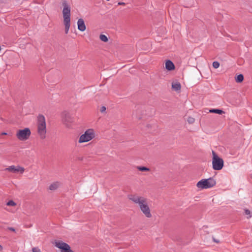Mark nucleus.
Segmentation results:
<instances>
[{
  "mask_svg": "<svg viewBox=\"0 0 252 252\" xmlns=\"http://www.w3.org/2000/svg\"><path fill=\"white\" fill-rule=\"evenodd\" d=\"M128 198L133 203L138 205L140 210L146 217L151 218L152 217L146 198L137 194H130L128 195Z\"/></svg>",
  "mask_w": 252,
  "mask_h": 252,
  "instance_id": "nucleus-1",
  "label": "nucleus"
},
{
  "mask_svg": "<svg viewBox=\"0 0 252 252\" xmlns=\"http://www.w3.org/2000/svg\"><path fill=\"white\" fill-rule=\"evenodd\" d=\"M63 15L65 26V33L67 34L70 26V7L66 1L63 2Z\"/></svg>",
  "mask_w": 252,
  "mask_h": 252,
  "instance_id": "nucleus-2",
  "label": "nucleus"
},
{
  "mask_svg": "<svg viewBox=\"0 0 252 252\" xmlns=\"http://www.w3.org/2000/svg\"><path fill=\"white\" fill-rule=\"evenodd\" d=\"M37 133L41 139L46 137L47 132L46 123L45 117L43 115H39L37 117Z\"/></svg>",
  "mask_w": 252,
  "mask_h": 252,
  "instance_id": "nucleus-3",
  "label": "nucleus"
},
{
  "mask_svg": "<svg viewBox=\"0 0 252 252\" xmlns=\"http://www.w3.org/2000/svg\"><path fill=\"white\" fill-rule=\"evenodd\" d=\"M216 184V181L212 178L207 179H202L196 184L198 189H206L213 187Z\"/></svg>",
  "mask_w": 252,
  "mask_h": 252,
  "instance_id": "nucleus-4",
  "label": "nucleus"
},
{
  "mask_svg": "<svg viewBox=\"0 0 252 252\" xmlns=\"http://www.w3.org/2000/svg\"><path fill=\"white\" fill-rule=\"evenodd\" d=\"M213 168L216 170H221L223 166L224 162L223 159L219 157L214 151H213Z\"/></svg>",
  "mask_w": 252,
  "mask_h": 252,
  "instance_id": "nucleus-5",
  "label": "nucleus"
},
{
  "mask_svg": "<svg viewBox=\"0 0 252 252\" xmlns=\"http://www.w3.org/2000/svg\"><path fill=\"white\" fill-rule=\"evenodd\" d=\"M94 137V133L92 129L87 130L85 133L82 134L79 139V143H84L88 142Z\"/></svg>",
  "mask_w": 252,
  "mask_h": 252,
  "instance_id": "nucleus-6",
  "label": "nucleus"
},
{
  "mask_svg": "<svg viewBox=\"0 0 252 252\" xmlns=\"http://www.w3.org/2000/svg\"><path fill=\"white\" fill-rule=\"evenodd\" d=\"M31 134L30 128H25L18 130L16 133V136L20 140H26L29 138Z\"/></svg>",
  "mask_w": 252,
  "mask_h": 252,
  "instance_id": "nucleus-7",
  "label": "nucleus"
},
{
  "mask_svg": "<svg viewBox=\"0 0 252 252\" xmlns=\"http://www.w3.org/2000/svg\"><path fill=\"white\" fill-rule=\"evenodd\" d=\"M55 246L61 249V252H74L70 248L68 244L62 241H57L55 243Z\"/></svg>",
  "mask_w": 252,
  "mask_h": 252,
  "instance_id": "nucleus-8",
  "label": "nucleus"
},
{
  "mask_svg": "<svg viewBox=\"0 0 252 252\" xmlns=\"http://www.w3.org/2000/svg\"><path fill=\"white\" fill-rule=\"evenodd\" d=\"M62 118L63 123L68 126L69 124L74 122V117L72 115L67 112H64L62 114Z\"/></svg>",
  "mask_w": 252,
  "mask_h": 252,
  "instance_id": "nucleus-9",
  "label": "nucleus"
},
{
  "mask_svg": "<svg viewBox=\"0 0 252 252\" xmlns=\"http://www.w3.org/2000/svg\"><path fill=\"white\" fill-rule=\"evenodd\" d=\"M5 170L11 172L13 173H20L22 174L24 171L25 169L24 167L18 166H15L14 165H11L9 167L6 168L5 169Z\"/></svg>",
  "mask_w": 252,
  "mask_h": 252,
  "instance_id": "nucleus-10",
  "label": "nucleus"
},
{
  "mask_svg": "<svg viewBox=\"0 0 252 252\" xmlns=\"http://www.w3.org/2000/svg\"><path fill=\"white\" fill-rule=\"evenodd\" d=\"M77 26H78V29L80 31H81V32L85 31L86 29L84 21L82 18L79 19L78 20Z\"/></svg>",
  "mask_w": 252,
  "mask_h": 252,
  "instance_id": "nucleus-11",
  "label": "nucleus"
},
{
  "mask_svg": "<svg viewBox=\"0 0 252 252\" xmlns=\"http://www.w3.org/2000/svg\"><path fill=\"white\" fill-rule=\"evenodd\" d=\"M165 68L168 70H172L175 68V65L172 62L167 60L165 63Z\"/></svg>",
  "mask_w": 252,
  "mask_h": 252,
  "instance_id": "nucleus-12",
  "label": "nucleus"
},
{
  "mask_svg": "<svg viewBox=\"0 0 252 252\" xmlns=\"http://www.w3.org/2000/svg\"><path fill=\"white\" fill-rule=\"evenodd\" d=\"M60 185L59 182H54L49 186V189L52 190H55L60 187Z\"/></svg>",
  "mask_w": 252,
  "mask_h": 252,
  "instance_id": "nucleus-13",
  "label": "nucleus"
},
{
  "mask_svg": "<svg viewBox=\"0 0 252 252\" xmlns=\"http://www.w3.org/2000/svg\"><path fill=\"white\" fill-rule=\"evenodd\" d=\"M209 112L212 113H216L218 114H222V113H224V112L220 110V109H212L209 110Z\"/></svg>",
  "mask_w": 252,
  "mask_h": 252,
  "instance_id": "nucleus-14",
  "label": "nucleus"
},
{
  "mask_svg": "<svg viewBox=\"0 0 252 252\" xmlns=\"http://www.w3.org/2000/svg\"><path fill=\"white\" fill-rule=\"evenodd\" d=\"M172 88L175 91H179L181 89V85L179 83H173Z\"/></svg>",
  "mask_w": 252,
  "mask_h": 252,
  "instance_id": "nucleus-15",
  "label": "nucleus"
},
{
  "mask_svg": "<svg viewBox=\"0 0 252 252\" xmlns=\"http://www.w3.org/2000/svg\"><path fill=\"white\" fill-rule=\"evenodd\" d=\"M244 80V76L243 74H239L235 77V80L237 83H241Z\"/></svg>",
  "mask_w": 252,
  "mask_h": 252,
  "instance_id": "nucleus-16",
  "label": "nucleus"
},
{
  "mask_svg": "<svg viewBox=\"0 0 252 252\" xmlns=\"http://www.w3.org/2000/svg\"><path fill=\"white\" fill-rule=\"evenodd\" d=\"M137 168L140 171H149L150 169L145 166H137Z\"/></svg>",
  "mask_w": 252,
  "mask_h": 252,
  "instance_id": "nucleus-17",
  "label": "nucleus"
},
{
  "mask_svg": "<svg viewBox=\"0 0 252 252\" xmlns=\"http://www.w3.org/2000/svg\"><path fill=\"white\" fill-rule=\"evenodd\" d=\"M99 38L103 42H107L108 41L107 37L104 34H100Z\"/></svg>",
  "mask_w": 252,
  "mask_h": 252,
  "instance_id": "nucleus-18",
  "label": "nucleus"
},
{
  "mask_svg": "<svg viewBox=\"0 0 252 252\" xmlns=\"http://www.w3.org/2000/svg\"><path fill=\"white\" fill-rule=\"evenodd\" d=\"M213 66L214 68H218L220 66V63L218 62L215 61L213 63Z\"/></svg>",
  "mask_w": 252,
  "mask_h": 252,
  "instance_id": "nucleus-19",
  "label": "nucleus"
},
{
  "mask_svg": "<svg viewBox=\"0 0 252 252\" xmlns=\"http://www.w3.org/2000/svg\"><path fill=\"white\" fill-rule=\"evenodd\" d=\"M7 205L8 206H15L16 205V203L13 201V200H9L7 203Z\"/></svg>",
  "mask_w": 252,
  "mask_h": 252,
  "instance_id": "nucleus-20",
  "label": "nucleus"
},
{
  "mask_svg": "<svg viewBox=\"0 0 252 252\" xmlns=\"http://www.w3.org/2000/svg\"><path fill=\"white\" fill-rule=\"evenodd\" d=\"M194 121H195L194 119L192 117H189V118L188 119V122L189 124L193 123L194 122Z\"/></svg>",
  "mask_w": 252,
  "mask_h": 252,
  "instance_id": "nucleus-21",
  "label": "nucleus"
},
{
  "mask_svg": "<svg viewBox=\"0 0 252 252\" xmlns=\"http://www.w3.org/2000/svg\"><path fill=\"white\" fill-rule=\"evenodd\" d=\"M32 252H41L40 250L38 248H33L32 249Z\"/></svg>",
  "mask_w": 252,
  "mask_h": 252,
  "instance_id": "nucleus-22",
  "label": "nucleus"
},
{
  "mask_svg": "<svg viewBox=\"0 0 252 252\" xmlns=\"http://www.w3.org/2000/svg\"><path fill=\"white\" fill-rule=\"evenodd\" d=\"M100 111L101 113L104 112L106 111V107L104 106L101 107Z\"/></svg>",
  "mask_w": 252,
  "mask_h": 252,
  "instance_id": "nucleus-23",
  "label": "nucleus"
},
{
  "mask_svg": "<svg viewBox=\"0 0 252 252\" xmlns=\"http://www.w3.org/2000/svg\"><path fill=\"white\" fill-rule=\"evenodd\" d=\"M245 213L246 215H249L251 214L250 211L248 209H244Z\"/></svg>",
  "mask_w": 252,
  "mask_h": 252,
  "instance_id": "nucleus-24",
  "label": "nucleus"
},
{
  "mask_svg": "<svg viewBox=\"0 0 252 252\" xmlns=\"http://www.w3.org/2000/svg\"><path fill=\"white\" fill-rule=\"evenodd\" d=\"M7 229L11 231H13V232H15V229L13 227H9L7 228Z\"/></svg>",
  "mask_w": 252,
  "mask_h": 252,
  "instance_id": "nucleus-25",
  "label": "nucleus"
},
{
  "mask_svg": "<svg viewBox=\"0 0 252 252\" xmlns=\"http://www.w3.org/2000/svg\"><path fill=\"white\" fill-rule=\"evenodd\" d=\"M213 241H214L215 242H216V243H219V242H220V241H219V240H218L216 239H215V238H214V237H213Z\"/></svg>",
  "mask_w": 252,
  "mask_h": 252,
  "instance_id": "nucleus-26",
  "label": "nucleus"
},
{
  "mask_svg": "<svg viewBox=\"0 0 252 252\" xmlns=\"http://www.w3.org/2000/svg\"><path fill=\"white\" fill-rule=\"evenodd\" d=\"M118 4L119 5H124L125 4V3L124 2H120L118 3Z\"/></svg>",
  "mask_w": 252,
  "mask_h": 252,
  "instance_id": "nucleus-27",
  "label": "nucleus"
},
{
  "mask_svg": "<svg viewBox=\"0 0 252 252\" xmlns=\"http://www.w3.org/2000/svg\"><path fill=\"white\" fill-rule=\"evenodd\" d=\"M2 250V247L0 245V252Z\"/></svg>",
  "mask_w": 252,
  "mask_h": 252,
  "instance_id": "nucleus-28",
  "label": "nucleus"
},
{
  "mask_svg": "<svg viewBox=\"0 0 252 252\" xmlns=\"http://www.w3.org/2000/svg\"><path fill=\"white\" fill-rule=\"evenodd\" d=\"M2 134H3V135H6V134H7V133H6V132H3V133H2Z\"/></svg>",
  "mask_w": 252,
  "mask_h": 252,
  "instance_id": "nucleus-29",
  "label": "nucleus"
},
{
  "mask_svg": "<svg viewBox=\"0 0 252 252\" xmlns=\"http://www.w3.org/2000/svg\"><path fill=\"white\" fill-rule=\"evenodd\" d=\"M251 217H252L251 216H249V217H247V218L249 219V218H251Z\"/></svg>",
  "mask_w": 252,
  "mask_h": 252,
  "instance_id": "nucleus-30",
  "label": "nucleus"
}]
</instances>
